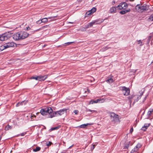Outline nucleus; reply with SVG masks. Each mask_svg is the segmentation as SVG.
Masks as SVG:
<instances>
[{
	"instance_id": "nucleus-36",
	"label": "nucleus",
	"mask_w": 153,
	"mask_h": 153,
	"mask_svg": "<svg viewBox=\"0 0 153 153\" xmlns=\"http://www.w3.org/2000/svg\"><path fill=\"white\" fill-rule=\"evenodd\" d=\"M137 44H140V46H142V45H143V44H142V42L141 41V40H137Z\"/></svg>"
},
{
	"instance_id": "nucleus-45",
	"label": "nucleus",
	"mask_w": 153,
	"mask_h": 153,
	"mask_svg": "<svg viewBox=\"0 0 153 153\" xmlns=\"http://www.w3.org/2000/svg\"><path fill=\"white\" fill-rule=\"evenodd\" d=\"M78 112L79 111L77 110H75L74 111V113L75 114H78Z\"/></svg>"
},
{
	"instance_id": "nucleus-52",
	"label": "nucleus",
	"mask_w": 153,
	"mask_h": 153,
	"mask_svg": "<svg viewBox=\"0 0 153 153\" xmlns=\"http://www.w3.org/2000/svg\"><path fill=\"white\" fill-rule=\"evenodd\" d=\"M148 95H147L146 96V97H145L143 101V102H144L146 100V99L147 98V97Z\"/></svg>"
},
{
	"instance_id": "nucleus-58",
	"label": "nucleus",
	"mask_w": 153,
	"mask_h": 153,
	"mask_svg": "<svg viewBox=\"0 0 153 153\" xmlns=\"http://www.w3.org/2000/svg\"><path fill=\"white\" fill-rule=\"evenodd\" d=\"M65 153V151H63V152H62L61 153Z\"/></svg>"
},
{
	"instance_id": "nucleus-6",
	"label": "nucleus",
	"mask_w": 153,
	"mask_h": 153,
	"mask_svg": "<svg viewBox=\"0 0 153 153\" xmlns=\"http://www.w3.org/2000/svg\"><path fill=\"white\" fill-rule=\"evenodd\" d=\"M18 32L19 33L20 36H21V38L22 40L25 39L27 38L29 36V34L26 31H19Z\"/></svg>"
},
{
	"instance_id": "nucleus-1",
	"label": "nucleus",
	"mask_w": 153,
	"mask_h": 153,
	"mask_svg": "<svg viewBox=\"0 0 153 153\" xmlns=\"http://www.w3.org/2000/svg\"><path fill=\"white\" fill-rule=\"evenodd\" d=\"M67 110V109L63 108L56 111H53L50 117V118H52L53 117L61 116L63 114L65 113L66 112Z\"/></svg>"
},
{
	"instance_id": "nucleus-5",
	"label": "nucleus",
	"mask_w": 153,
	"mask_h": 153,
	"mask_svg": "<svg viewBox=\"0 0 153 153\" xmlns=\"http://www.w3.org/2000/svg\"><path fill=\"white\" fill-rule=\"evenodd\" d=\"M120 89L122 91L124 96H127L129 95L130 91L128 88L125 86H121Z\"/></svg>"
},
{
	"instance_id": "nucleus-35",
	"label": "nucleus",
	"mask_w": 153,
	"mask_h": 153,
	"mask_svg": "<svg viewBox=\"0 0 153 153\" xmlns=\"http://www.w3.org/2000/svg\"><path fill=\"white\" fill-rule=\"evenodd\" d=\"M88 24H89V26H90V27H92L93 25L94 24V22H93V21H92L91 22L88 23Z\"/></svg>"
},
{
	"instance_id": "nucleus-15",
	"label": "nucleus",
	"mask_w": 153,
	"mask_h": 153,
	"mask_svg": "<svg viewBox=\"0 0 153 153\" xmlns=\"http://www.w3.org/2000/svg\"><path fill=\"white\" fill-rule=\"evenodd\" d=\"M141 5L140 4H137L136 6V9L137 11L139 12H142V10L141 9Z\"/></svg>"
},
{
	"instance_id": "nucleus-37",
	"label": "nucleus",
	"mask_w": 153,
	"mask_h": 153,
	"mask_svg": "<svg viewBox=\"0 0 153 153\" xmlns=\"http://www.w3.org/2000/svg\"><path fill=\"white\" fill-rule=\"evenodd\" d=\"M52 144V143L50 141H48V142L46 143V146H50Z\"/></svg>"
},
{
	"instance_id": "nucleus-31",
	"label": "nucleus",
	"mask_w": 153,
	"mask_h": 153,
	"mask_svg": "<svg viewBox=\"0 0 153 153\" xmlns=\"http://www.w3.org/2000/svg\"><path fill=\"white\" fill-rule=\"evenodd\" d=\"M136 95H131L129 96H128V100H131V99H133L134 98H136Z\"/></svg>"
},
{
	"instance_id": "nucleus-59",
	"label": "nucleus",
	"mask_w": 153,
	"mask_h": 153,
	"mask_svg": "<svg viewBox=\"0 0 153 153\" xmlns=\"http://www.w3.org/2000/svg\"><path fill=\"white\" fill-rule=\"evenodd\" d=\"M1 136L0 137V140H1Z\"/></svg>"
},
{
	"instance_id": "nucleus-30",
	"label": "nucleus",
	"mask_w": 153,
	"mask_h": 153,
	"mask_svg": "<svg viewBox=\"0 0 153 153\" xmlns=\"http://www.w3.org/2000/svg\"><path fill=\"white\" fill-rule=\"evenodd\" d=\"M148 19L149 21L151 22L153 21V14H152L150 16Z\"/></svg>"
},
{
	"instance_id": "nucleus-22",
	"label": "nucleus",
	"mask_w": 153,
	"mask_h": 153,
	"mask_svg": "<svg viewBox=\"0 0 153 153\" xmlns=\"http://www.w3.org/2000/svg\"><path fill=\"white\" fill-rule=\"evenodd\" d=\"M12 128V127L8 124L7 126H5V130L6 131H8L10 129H11Z\"/></svg>"
},
{
	"instance_id": "nucleus-56",
	"label": "nucleus",
	"mask_w": 153,
	"mask_h": 153,
	"mask_svg": "<svg viewBox=\"0 0 153 153\" xmlns=\"http://www.w3.org/2000/svg\"><path fill=\"white\" fill-rule=\"evenodd\" d=\"M88 91V92L89 93L90 92V91L89 90H88V89H87Z\"/></svg>"
},
{
	"instance_id": "nucleus-62",
	"label": "nucleus",
	"mask_w": 153,
	"mask_h": 153,
	"mask_svg": "<svg viewBox=\"0 0 153 153\" xmlns=\"http://www.w3.org/2000/svg\"><path fill=\"white\" fill-rule=\"evenodd\" d=\"M48 19H50V17L48 18Z\"/></svg>"
},
{
	"instance_id": "nucleus-43",
	"label": "nucleus",
	"mask_w": 153,
	"mask_h": 153,
	"mask_svg": "<svg viewBox=\"0 0 153 153\" xmlns=\"http://www.w3.org/2000/svg\"><path fill=\"white\" fill-rule=\"evenodd\" d=\"M80 30L81 31H85L86 30V29L85 28V27H84L81 28L80 29Z\"/></svg>"
},
{
	"instance_id": "nucleus-16",
	"label": "nucleus",
	"mask_w": 153,
	"mask_h": 153,
	"mask_svg": "<svg viewBox=\"0 0 153 153\" xmlns=\"http://www.w3.org/2000/svg\"><path fill=\"white\" fill-rule=\"evenodd\" d=\"M27 101H23L21 102H18L16 104V106L18 107L20 105H25L27 103Z\"/></svg>"
},
{
	"instance_id": "nucleus-26",
	"label": "nucleus",
	"mask_w": 153,
	"mask_h": 153,
	"mask_svg": "<svg viewBox=\"0 0 153 153\" xmlns=\"http://www.w3.org/2000/svg\"><path fill=\"white\" fill-rule=\"evenodd\" d=\"M86 112L90 111V112H91L92 113H93L94 112H95L96 113H97V111L96 110H91L90 109H88L87 108H86Z\"/></svg>"
},
{
	"instance_id": "nucleus-40",
	"label": "nucleus",
	"mask_w": 153,
	"mask_h": 153,
	"mask_svg": "<svg viewBox=\"0 0 153 153\" xmlns=\"http://www.w3.org/2000/svg\"><path fill=\"white\" fill-rule=\"evenodd\" d=\"M120 13L121 14H124L126 13L125 10H122L120 12Z\"/></svg>"
},
{
	"instance_id": "nucleus-19",
	"label": "nucleus",
	"mask_w": 153,
	"mask_h": 153,
	"mask_svg": "<svg viewBox=\"0 0 153 153\" xmlns=\"http://www.w3.org/2000/svg\"><path fill=\"white\" fill-rule=\"evenodd\" d=\"M116 10V7H111L110 10V13H112L113 12L115 13Z\"/></svg>"
},
{
	"instance_id": "nucleus-10",
	"label": "nucleus",
	"mask_w": 153,
	"mask_h": 153,
	"mask_svg": "<svg viewBox=\"0 0 153 153\" xmlns=\"http://www.w3.org/2000/svg\"><path fill=\"white\" fill-rule=\"evenodd\" d=\"M140 147L141 145L140 144H137L134 148L131 151L130 153H134V152H137Z\"/></svg>"
},
{
	"instance_id": "nucleus-2",
	"label": "nucleus",
	"mask_w": 153,
	"mask_h": 153,
	"mask_svg": "<svg viewBox=\"0 0 153 153\" xmlns=\"http://www.w3.org/2000/svg\"><path fill=\"white\" fill-rule=\"evenodd\" d=\"M52 112L53 110L50 107H47L42 108L40 111V113L43 116H45L47 115L48 113L49 114V118H50V115Z\"/></svg>"
},
{
	"instance_id": "nucleus-27",
	"label": "nucleus",
	"mask_w": 153,
	"mask_h": 153,
	"mask_svg": "<svg viewBox=\"0 0 153 153\" xmlns=\"http://www.w3.org/2000/svg\"><path fill=\"white\" fill-rule=\"evenodd\" d=\"M41 148L39 147H37L36 148V149H33V151L34 152H36L39 151L40 150Z\"/></svg>"
},
{
	"instance_id": "nucleus-42",
	"label": "nucleus",
	"mask_w": 153,
	"mask_h": 153,
	"mask_svg": "<svg viewBox=\"0 0 153 153\" xmlns=\"http://www.w3.org/2000/svg\"><path fill=\"white\" fill-rule=\"evenodd\" d=\"M42 22L41 19V20L40 19L36 22V23L37 24H39Z\"/></svg>"
},
{
	"instance_id": "nucleus-44",
	"label": "nucleus",
	"mask_w": 153,
	"mask_h": 153,
	"mask_svg": "<svg viewBox=\"0 0 153 153\" xmlns=\"http://www.w3.org/2000/svg\"><path fill=\"white\" fill-rule=\"evenodd\" d=\"M95 145H92L91 146V150H93L94 148H95Z\"/></svg>"
},
{
	"instance_id": "nucleus-11",
	"label": "nucleus",
	"mask_w": 153,
	"mask_h": 153,
	"mask_svg": "<svg viewBox=\"0 0 153 153\" xmlns=\"http://www.w3.org/2000/svg\"><path fill=\"white\" fill-rule=\"evenodd\" d=\"M149 6L146 4H143L142 6L141 5V9L142 12L144 11L148 10L149 9Z\"/></svg>"
},
{
	"instance_id": "nucleus-34",
	"label": "nucleus",
	"mask_w": 153,
	"mask_h": 153,
	"mask_svg": "<svg viewBox=\"0 0 153 153\" xmlns=\"http://www.w3.org/2000/svg\"><path fill=\"white\" fill-rule=\"evenodd\" d=\"M153 111V109H152L151 110H149L148 111V113H147V115L149 116H150L152 114V113Z\"/></svg>"
},
{
	"instance_id": "nucleus-39",
	"label": "nucleus",
	"mask_w": 153,
	"mask_h": 153,
	"mask_svg": "<svg viewBox=\"0 0 153 153\" xmlns=\"http://www.w3.org/2000/svg\"><path fill=\"white\" fill-rule=\"evenodd\" d=\"M150 124H146L145 123L144 124V126H143L144 127H146L147 129V128L149 127L150 125Z\"/></svg>"
},
{
	"instance_id": "nucleus-20",
	"label": "nucleus",
	"mask_w": 153,
	"mask_h": 153,
	"mask_svg": "<svg viewBox=\"0 0 153 153\" xmlns=\"http://www.w3.org/2000/svg\"><path fill=\"white\" fill-rule=\"evenodd\" d=\"M134 98L135 99L134 100V102L133 103V105H134V103L137 102L141 98V97L140 96H137L136 95V97Z\"/></svg>"
},
{
	"instance_id": "nucleus-49",
	"label": "nucleus",
	"mask_w": 153,
	"mask_h": 153,
	"mask_svg": "<svg viewBox=\"0 0 153 153\" xmlns=\"http://www.w3.org/2000/svg\"><path fill=\"white\" fill-rule=\"evenodd\" d=\"M125 12H126V13L130 11V9H128L127 10H125Z\"/></svg>"
},
{
	"instance_id": "nucleus-24",
	"label": "nucleus",
	"mask_w": 153,
	"mask_h": 153,
	"mask_svg": "<svg viewBox=\"0 0 153 153\" xmlns=\"http://www.w3.org/2000/svg\"><path fill=\"white\" fill-rule=\"evenodd\" d=\"M39 76H32L31 77L30 79H35V80H39Z\"/></svg>"
},
{
	"instance_id": "nucleus-50",
	"label": "nucleus",
	"mask_w": 153,
	"mask_h": 153,
	"mask_svg": "<svg viewBox=\"0 0 153 153\" xmlns=\"http://www.w3.org/2000/svg\"><path fill=\"white\" fill-rule=\"evenodd\" d=\"M85 27L86 29H87L90 27V26H89V24L88 23L87 25H85Z\"/></svg>"
},
{
	"instance_id": "nucleus-17",
	"label": "nucleus",
	"mask_w": 153,
	"mask_h": 153,
	"mask_svg": "<svg viewBox=\"0 0 153 153\" xmlns=\"http://www.w3.org/2000/svg\"><path fill=\"white\" fill-rule=\"evenodd\" d=\"M91 125V124L90 123H87L86 124H84L81 125L80 126H78L77 127H78L79 128H85L86 126L88 125Z\"/></svg>"
},
{
	"instance_id": "nucleus-33",
	"label": "nucleus",
	"mask_w": 153,
	"mask_h": 153,
	"mask_svg": "<svg viewBox=\"0 0 153 153\" xmlns=\"http://www.w3.org/2000/svg\"><path fill=\"white\" fill-rule=\"evenodd\" d=\"M41 20L42 22L45 23L48 22V19L46 18H45L42 19Z\"/></svg>"
},
{
	"instance_id": "nucleus-14",
	"label": "nucleus",
	"mask_w": 153,
	"mask_h": 153,
	"mask_svg": "<svg viewBox=\"0 0 153 153\" xmlns=\"http://www.w3.org/2000/svg\"><path fill=\"white\" fill-rule=\"evenodd\" d=\"M48 75H46L43 76H39V80L40 81H43L48 77Z\"/></svg>"
},
{
	"instance_id": "nucleus-23",
	"label": "nucleus",
	"mask_w": 153,
	"mask_h": 153,
	"mask_svg": "<svg viewBox=\"0 0 153 153\" xmlns=\"http://www.w3.org/2000/svg\"><path fill=\"white\" fill-rule=\"evenodd\" d=\"M106 81L109 83H112L114 82V80L112 78H110L106 80Z\"/></svg>"
},
{
	"instance_id": "nucleus-38",
	"label": "nucleus",
	"mask_w": 153,
	"mask_h": 153,
	"mask_svg": "<svg viewBox=\"0 0 153 153\" xmlns=\"http://www.w3.org/2000/svg\"><path fill=\"white\" fill-rule=\"evenodd\" d=\"M129 146V143L126 144L124 148L126 149H128Z\"/></svg>"
},
{
	"instance_id": "nucleus-32",
	"label": "nucleus",
	"mask_w": 153,
	"mask_h": 153,
	"mask_svg": "<svg viewBox=\"0 0 153 153\" xmlns=\"http://www.w3.org/2000/svg\"><path fill=\"white\" fill-rule=\"evenodd\" d=\"M26 132H24L23 133H21L20 134H18L16 136V137H18L19 136V135H21L22 136H23L26 134Z\"/></svg>"
},
{
	"instance_id": "nucleus-47",
	"label": "nucleus",
	"mask_w": 153,
	"mask_h": 153,
	"mask_svg": "<svg viewBox=\"0 0 153 153\" xmlns=\"http://www.w3.org/2000/svg\"><path fill=\"white\" fill-rule=\"evenodd\" d=\"M151 37H152V36H149V37L148 38V39H147V42H148V43L150 41V40L151 39Z\"/></svg>"
},
{
	"instance_id": "nucleus-48",
	"label": "nucleus",
	"mask_w": 153,
	"mask_h": 153,
	"mask_svg": "<svg viewBox=\"0 0 153 153\" xmlns=\"http://www.w3.org/2000/svg\"><path fill=\"white\" fill-rule=\"evenodd\" d=\"M30 30V28L29 27H26L25 28V30Z\"/></svg>"
},
{
	"instance_id": "nucleus-61",
	"label": "nucleus",
	"mask_w": 153,
	"mask_h": 153,
	"mask_svg": "<svg viewBox=\"0 0 153 153\" xmlns=\"http://www.w3.org/2000/svg\"><path fill=\"white\" fill-rule=\"evenodd\" d=\"M145 111L143 113V114L144 113Z\"/></svg>"
},
{
	"instance_id": "nucleus-8",
	"label": "nucleus",
	"mask_w": 153,
	"mask_h": 153,
	"mask_svg": "<svg viewBox=\"0 0 153 153\" xmlns=\"http://www.w3.org/2000/svg\"><path fill=\"white\" fill-rule=\"evenodd\" d=\"M96 10V9L95 7H93L91 10L86 12L85 14V17H88V15L92 14L93 13L95 12Z\"/></svg>"
},
{
	"instance_id": "nucleus-29",
	"label": "nucleus",
	"mask_w": 153,
	"mask_h": 153,
	"mask_svg": "<svg viewBox=\"0 0 153 153\" xmlns=\"http://www.w3.org/2000/svg\"><path fill=\"white\" fill-rule=\"evenodd\" d=\"M59 127L58 126L54 127H52L50 129V131H53L55 130H57L59 128Z\"/></svg>"
},
{
	"instance_id": "nucleus-46",
	"label": "nucleus",
	"mask_w": 153,
	"mask_h": 153,
	"mask_svg": "<svg viewBox=\"0 0 153 153\" xmlns=\"http://www.w3.org/2000/svg\"><path fill=\"white\" fill-rule=\"evenodd\" d=\"M141 129L144 131H145L147 129L144 126H143Z\"/></svg>"
},
{
	"instance_id": "nucleus-12",
	"label": "nucleus",
	"mask_w": 153,
	"mask_h": 153,
	"mask_svg": "<svg viewBox=\"0 0 153 153\" xmlns=\"http://www.w3.org/2000/svg\"><path fill=\"white\" fill-rule=\"evenodd\" d=\"M105 19H98L95 20H93V21L94 22V24H100Z\"/></svg>"
},
{
	"instance_id": "nucleus-13",
	"label": "nucleus",
	"mask_w": 153,
	"mask_h": 153,
	"mask_svg": "<svg viewBox=\"0 0 153 153\" xmlns=\"http://www.w3.org/2000/svg\"><path fill=\"white\" fill-rule=\"evenodd\" d=\"M101 100L100 99H98L96 100H91L89 103V105L92 104L94 103H97L100 102Z\"/></svg>"
},
{
	"instance_id": "nucleus-18",
	"label": "nucleus",
	"mask_w": 153,
	"mask_h": 153,
	"mask_svg": "<svg viewBox=\"0 0 153 153\" xmlns=\"http://www.w3.org/2000/svg\"><path fill=\"white\" fill-rule=\"evenodd\" d=\"M47 27V25L43 26L41 28H39V29H38L36 30H34L33 31H32V33H34L36 32L39 31L41 30H42V29H44L45 28Z\"/></svg>"
},
{
	"instance_id": "nucleus-4",
	"label": "nucleus",
	"mask_w": 153,
	"mask_h": 153,
	"mask_svg": "<svg viewBox=\"0 0 153 153\" xmlns=\"http://www.w3.org/2000/svg\"><path fill=\"white\" fill-rule=\"evenodd\" d=\"M11 36V34L9 32L5 33L0 35V41H4L9 39Z\"/></svg>"
},
{
	"instance_id": "nucleus-41",
	"label": "nucleus",
	"mask_w": 153,
	"mask_h": 153,
	"mask_svg": "<svg viewBox=\"0 0 153 153\" xmlns=\"http://www.w3.org/2000/svg\"><path fill=\"white\" fill-rule=\"evenodd\" d=\"M74 43V42H68L67 43H65V44L66 45H70L72 43Z\"/></svg>"
},
{
	"instance_id": "nucleus-25",
	"label": "nucleus",
	"mask_w": 153,
	"mask_h": 153,
	"mask_svg": "<svg viewBox=\"0 0 153 153\" xmlns=\"http://www.w3.org/2000/svg\"><path fill=\"white\" fill-rule=\"evenodd\" d=\"M122 3H124L123 4V5L122 6V7L123 8V9L125 10V9L128 6V5L127 3H126L125 2H123Z\"/></svg>"
},
{
	"instance_id": "nucleus-28",
	"label": "nucleus",
	"mask_w": 153,
	"mask_h": 153,
	"mask_svg": "<svg viewBox=\"0 0 153 153\" xmlns=\"http://www.w3.org/2000/svg\"><path fill=\"white\" fill-rule=\"evenodd\" d=\"M5 49H6V48H5V46L4 44L3 45L0 46V51H2Z\"/></svg>"
},
{
	"instance_id": "nucleus-7",
	"label": "nucleus",
	"mask_w": 153,
	"mask_h": 153,
	"mask_svg": "<svg viewBox=\"0 0 153 153\" xmlns=\"http://www.w3.org/2000/svg\"><path fill=\"white\" fill-rule=\"evenodd\" d=\"M18 32L14 33L12 36L13 39L15 41L22 40Z\"/></svg>"
},
{
	"instance_id": "nucleus-21",
	"label": "nucleus",
	"mask_w": 153,
	"mask_h": 153,
	"mask_svg": "<svg viewBox=\"0 0 153 153\" xmlns=\"http://www.w3.org/2000/svg\"><path fill=\"white\" fill-rule=\"evenodd\" d=\"M124 3H120L119 5H118L116 7V8H117L118 9L121 10L123 9V8L122 7V6L123 5V4Z\"/></svg>"
},
{
	"instance_id": "nucleus-3",
	"label": "nucleus",
	"mask_w": 153,
	"mask_h": 153,
	"mask_svg": "<svg viewBox=\"0 0 153 153\" xmlns=\"http://www.w3.org/2000/svg\"><path fill=\"white\" fill-rule=\"evenodd\" d=\"M110 117L111 120L112 121L115 122H117L120 121L119 115L116 114L114 112H112L111 113Z\"/></svg>"
},
{
	"instance_id": "nucleus-9",
	"label": "nucleus",
	"mask_w": 153,
	"mask_h": 153,
	"mask_svg": "<svg viewBox=\"0 0 153 153\" xmlns=\"http://www.w3.org/2000/svg\"><path fill=\"white\" fill-rule=\"evenodd\" d=\"M14 42H7L4 44L5 46V48L7 49L9 48L13 47L14 46Z\"/></svg>"
},
{
	"instance_id": "nucleus-53",
	"label": "nucleus",
	"mask_w": 153,
	"mask_h": 153,
	"mask_svg": "<svg viewBox=\"0 0 153 153\" xmlns=\"http://www.w3.org/2000/svg\"><path fill=\"white\" fill-rule=\"evenodd\" d=\"M143 92H142L141 93V94H140V95L139 96H140V97H141V96L143 95Z\"/></svg>"
},
{
	"instance_id": "nucleus-57",
	"label": "nucleus",
	"mask_w": 153,
	"mask_h": 153,
	"mask_svg": "<svg viewBox=\"0 0 153 153\" xmlns=\"http://www.w3.org/2000/svg\"><path fill=\"white\" fill-rule=\"evenodd\" d=\"M73 146V145H72L71 146H70V147H69L68 149H71V147Z\"/></svg>"
},
{
	"instance_id": "nucleus-55",
	"label": "nucleus",
	"mask_w": 153,
	"mask_h": 153,
	"mask_svg": "<svg viewBox=\"0 0 153 153\" xmlns=\"http://www.w3.org/2000/svg\"><path fill=\"white\" fill-rule=\"evenodd\" d=\"M130 1L132 2L134 1V0H129Z\"/></svg>"
},
{
	"instance_id": "nucleus-60",
	"label": "nucleus",
	"mask_w": 153,
	"mask_h": 153,
	"mask_svg": "<svg viewBox=\"0 0 153 153\" xmlns=\"http://www.w3.org/2000/svg\"><path fill=\"white\" fill-rule=\"evenodd\" d=\"M69 23H71V24H73V23L72 22H69Z\"/></svg>"
},
{
	"instance_id": "nucleus-54",
	"label": "nucleus",
	"mask_w": 153,
	"mask_h": 153,
	"mask_svg": "<svg viewBox=\"0 0 153 153\" xmlns=\"http://www.w3.org/2000/svg\"><path fill=\"white\" fill-rule=\"evenodd\" d=\"M115 3V1L114 0L112 1V4L113 5Z\"/></svg>"
},
{
	"instance_id": "nucleus-51",
	"label": "nucleus",
	"mask_w": 153,
	"mask_h": 153,
	"mask_svg": "<svg viewBox=\"0 0 153 153\" xmlns=\"http://www.w3.org/2000/svg\"><path fill=\"white\" fill-rule=\"evenodd\" d=\"M133 131V127L131 128L130 129V132L131 133Z\"/></svg>"
}]
</instances>
